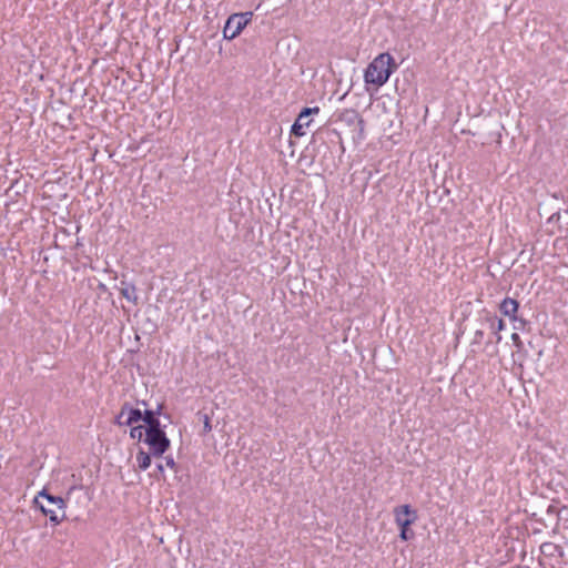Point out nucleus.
Segmentation results:
<instances>
[{
  "label": "nucleus",
  "mask_w": 568,
  "mask_h": 568,
  "mask_svg": "<svg viewBox=\"0 0 568 568\" xmlns=\"http://www.w3.org/2000/svg\"><path fill=\"white\" fill-rule=\"evenodd\" d=\"M393 57L389 53H381L367 67L365 82L377 87L387 82L392 73Z\"/></svg>",
  "instance_id": "obj_1"
},
{
  "label": "nucleus",
  "mask_w": 568,
  "mask_h": 568,
  "mask_svg": "<svg viewBox=\"0 0 568 568\" xmlns=\"http://www.w3.org/2000/svg\"><path fill=\"white\" fill-rule=\"evenodd\" d=\"M34 504L39 506L44 515L49 516L50 521L54 525L60 524L65 517V501L61 497L49 495L45 490H42L34 498Z\"/></svg>",
  "instance_id": "obj_2"
},
{
  "label": "nucleus",
  "mask_w": 568,
  "mask_h": 568,
  "mask_svg": "<svg viewBox=\"0 0 568 568\" xmlns=\"http://www.w3.org/2000/svg\"><path fill=\"white\" fill-rule=\"evenodd\" d=\"M395 523L399 527V537L402 540L407 541L414 538L415 534L409 526L417 520L416 510L412 509L409 505H402L394 508Z\"/></svg>",
  "instance_id": "obj_3"
},
{
  "label": "nucleus",
  "mask_w": 568,
  "mask_h": 568,
  "mask_svg": "<svg viewBox=\"0 0 568 568\" xmlns=\"http://www.w3.org/2000/svg\"><path fill=\"white\" fill-rule=\"evenodd\" d=\"M252 12L234 13L229 17L223 29V36L227 40L236 38L241 31L251 22Z\"/></svg>",
  "instance_id": "obj_4"
},
{
  "label": "nucleus",
  "mask_w": 568,
  "mask_h": 568,
  "mask_svg": "<svg viewBox=\"0 0 568 568\" xmlns=\"http://www.w3.org/2000/svg\"><path fill=\"white\" fill-rule=\"evenodd\" d=\"M145 443L154 456H161L170 447V439L164 432H155L145 435Z\"/></svg>",
  "instance_id": "obj_5"
},
{
  "label": "nucleus",
  "mask_w": 568,
  "mask_h": 568,
  "mask_svg": "<svg viewBox=\"0 0 568 568\" xmlns=\"http://www.w3.org/2000/svg\"><path fill=\"white\" fill-rule=\"evenodd\" d=\"M320 112V108H305L297 116L296 121L292 125V133L296 136H303L305 134L304 129L310 125L311 120L310 116L312 114H317Z\"/></svg>",
  "instance_id": "obj_6"
},
{
  "label": "nucleus",
  "mask_w": 568,
  "mask_h": 568,
  "mask_svg": "<svg viewBox=\"0 0 568 568\" xmlns=\"http://www.w3.org/2000/svg\"><path fill=\"white\" fill-rule=\"evenodd\" d=\"M142 419V413L140 409H135L130 407L129 405H124L118 415L116 423L119 425H132Z\"/></svg>",
  "instance_id": "obj_7"
},
{
  "label": "nucleus",
  "mask_w": 568,
  "mask_h": 568,
  "mask_svg": "<svg viewBox=\"0 0 568 568\" xmlns=\"http://www.w3.org/2000/svg\"><path fill=\"white\" fill-rule=\"evenodd\" d=\"M499 308L505 316L515 320L518 311V302L514 298L507 297L500 303Z\"/></svg>",
  "instance_id": "obj_8"
},
{
  "label": "nucleus",
  "mask_w": 568,
  "mask_h": 568,
  "mask_svg": "<svg viewBox=\"0 0 568 568\" xmlns=\"http://www.w3.org/2000/svg\"><path fill=\"white\" fill-rule=\"evenodd\" d=\"M120 293L125 300L133 303L138 302L136 290L134 285L123 283V286L120 288Z\"/></svg>",
  "instance_id": "obj_9"
},
{
  "label": "nucleus",
  "mask_w": 568,
  "mask_h": 568,
  "mask_svg": "<svg viewBox=\"0 0 568 568\" xmlns=\"http://www.w3.org/2000/svg\"><path fill=\"white\" fill-rule=\"evenodd\" d=\"M135 459H136L138 468L141 470L148 469L151 465V456L143 450H139Z\"/></svg>",
  "instance_id": "obj_10"
},
{
  "label": "nucleus",
  "mask_w": 568,
  "mask_h": 568,
  "mask_svg": "<svg viewBox=\"0 0 568 568\" xmlns=\"http://www.w3.org/2000/svg\"><path fill=\"white\" fill-rule=\"evenodd\" d=\"M155 432H164L161 428L160 420L156 417L154 419H151V422L146 424L145 435L146 434H153Z\"/></svg>",
  "instance_id": "obj_11"
},
{
  "label": "nucleus",
  "mask_w": 568,
  "mask_h": 568,
  "mask_svg": "<svg viewBox=\"0 0 568 568\" xmlns=\"http://www.w3.org/2000/svg\"><path fill=\"white\" fill-rule=\"evenodd\" d=\"M145 435V427L144 426H135L131 428L130 436L133 439L141 440V438Z\"/></svg>",
  "instance_id": "obj_12"
},
{
  "label": "nucleus",
  "mask_w": 568,
  "mask_h": 568,
  "mask_svg": "<svg viewBox=\"0 0 568 568\" xmlns=\"http://www.w3.org/2000/svg\"><path fill=\"white\" fill-rule=\"evenodd\" d=\"M491 328L496 332H500L505 328V323L503 320H497L491 322Z\"/></svg>",
  "instance_id": "obj_13"
},
{
  "label": "nucleus",
  "mask_w": 568,
  "mask_h": 568,
  "mask_svg": "<svg viewBox=\"0 0 568 568\" xmlns=\"http://www.w3.org/2000/svg\"><path fill=\"white\" fill-rule=\"evenodd\" d=\"M155 418V414L152 410H145L144 415H142V419L145 424L150 423L151 419Z\"/></svg>",
  "instance_id": "obj_14"
},
{
  "label": "nucleus",
  "mask_w": 568,
  "mask_h": 568,
  "mask_svg": "<svg viewBox=\"0 0 568 568\" xmlns=\"http://www.w3.org/2000/svg\"><path fill=\"white\" fill-rule=\"evenodd\" d=\"M165 465L171 469L175 468V462L172 457H165Z\"/></svg>",
  "instance_id": "obj_15"
},
{
  "label": "nucleus",
  "mask_w": 568,
  "mask_h": 568,
  "mask_svg": "<svg viewBox=\"0 0 568 568\" xmlns=\"http://www.w3.org/2000/svg\"><path fill=\"white\" fill-rule=\"evenodd\" d=\"M511 341L519 347L521 345L520 337L517 333L511 334Z\"/></svg>",
  "instance_id": "obj_16"
},
{
  "label": "nucleus",
  "mask_w": 568,
  "mask_h": 568,
  "mask_svg": "<svg viewBox=\"0 0 568 568\" xmlns=\"http://www.w3.org/2000/svg\"><path fill=\"white\" fill-rule=\"evenodd\" d=\"M211 430V424H210V419L207 416H205V420H204V432H210Z\"/></svg>",
  "instance_id": "obj_17"
},
{
  "label": "nucleus",
  "mask_w": 568,
  "mask_h": 568,
  "mask_svg": "<svg viewBox=\"0 0 568 568\" xmlns=\"http://www.w3.org/2000/svg\"><path fill=\"white\" fill-rule=\"evenodd\" d=\"M156 471H158V474H154V476H155V477H159V475H162V474H163V471H164V467H163V465H162V464H158V465H156Z\"/></svg>",
  "instance_id": "obj_18"
}]
</instances>
